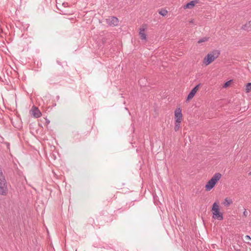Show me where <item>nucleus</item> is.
<instances>
[{
	"mask_svg": "<svg viewBox=\"0 0 251 251\" xmlns=\"http://www.w3.org/2000/svg\"><path fill=\"white\" fill-rule=\"evenodd\" d=\"M221 176L222 175L220 173H215L205 185V190L207 191H209L211 190L213 188H214L215 185L221 178Z\"/></svg>",
	"mask_w": 251,
	"mask_h": 251,
	"instance_id": "nucleus-1",
	"label": "nucleus"
},
{
	"mask_svg": "<svg viewBox=\"0 0 251 251\" xmlns=\"http://www.w3.org/2000/svg\"><path fill=\"white\" fill-rule=\"evenodd\" d=\"M211 211L212 212V218L219 221L223 220V214L220 211L219 205L217 202L213 204Z\"/></svg>",
	"mask_w": 251,
	"mask_h": 251,
	"instance_id": "nucleus-2",
	"label": "nucleus"
},
{
	"mask_svg": "<svg viewBox=\"0 0 251 251\" xmlns=\"http://www.w3.org/2000/svg\"><path fill=\"white\" fill-rule=\"evenodd\" d=\"M220 54V51L217 50H214L212 53H208L203 60V63L207 66L212 63Z\"/></svg>",
	"mask_w": 251,
	"mask_h": 251,
	"instance_id": "nucleus-3",
	"label": "nucleus"
},
{
	"mask_svg": "<svg viewBox=\"0 0 251 251\" xmlns=\"http://www.w3.org/2000/svg\"><path fill=\"white\" fill-rule=\"evenodd\" d=\"M8 191L6 182L5 178L0 179V195L5 196Z\"/></svg>",
	"mask_w": 251,
	"mask_h": 251,
	"instance_id": "nucleus-4",
	"label": "nucleus"
},
{
	"mask_svg": "<svg viewBox=\"0 0 251 251\" xmlns=\"http://www.w3.org/2000/svg\"><path fill=\"white\" fill-rule=\"evenodd\" d=\"M200 86V84L197 85L195 87H194L191 91L189 93L186 100H189L192 99L194 96L195 95L197 91H198L199 86Z\"/></svg>",
	"mask_w": 251,
	"mask_h": 251,
	"instance_id": "nucleus-5",
	"label": "nucleus"
},
{
	"mask_svg": "<svg viewBox=\"0 0 251 251\" xmlns=\"http://www.w3.org/2000/svg\"><path fill=\"white\" fill-rule=\"evenodd\" d=\"M107 23L110 25H117L118 24L119 21L117 18L115 17H111L106 19Z\"/></svg>",
	"mask_w": 251,
	"mask_h": 251,
	"instance_id": "nucleus-6",
	"label": "nucleus"
},
{
	"mask_svg": "<svg viewBox=\"0 0 251 251\" xmlns=\"http://www.w3.org/2000/svg\"><path fill=\"white\" fill-rule=\"evenodd\" d=\"M30 111L31 113V114L35 118H36L40 117L42 115L41 112L38 109V108L35 106H33Z\"/></svg>",
	"mask_w": 251,
	"mask_h": 251,
	"instance_id": "nucleus-7",
	"label": "nucleus"
},
{
	"mask_svg": "<svg viewBox=\"0 0 251 251\" xmlns=\"http://www.w3.org/2000/svg\"><path fill=\"white\" fill-rule=\"evenodd\" d=\"M175 116L176 121L178 120L181 121L182 119V114L181 113V110L180 108H177L175 111Z\"/></svg>",
	"mask_w": 251,
	"mask_h": 251,
	"instance_id": "nucleus-8",
	"label": "nucleus"
},
{
	"mask_svg": "<svg viewBox=\"0 0 251 251\" xmlns=\"http://www.w3.org/2000/svg\"><path fill=\"white\" fill-rule=\"evenodd\" d=\"M199 3V0H193L184 5V9H192L195 5Z\"/></svg>",
	"mask_w": 251,
	"mask_h": 251,
	"instance_id": "nucleus-9",
	"label": "nucleus"
},
{
	"mask_svg": "<svg viewBox=\"0 0 251 251\" xmlns=\"http://www.w3.org/2000/svg\"><path fill=\"white\" fill-rule=\"evenodd\" d=\"M241 29L248 32L251 31V20L242 25Z\"/></svg>",
	"mask_w": 251,
	"mask_h": 251,
	"instance_id": "nucleus-10",
	"label": "nucleus"
},
{
	"mask_svg": "<svg viewBox=\"0 0 251 251\" xmlns=\"http://www.w3.org/2000/svg\"><path fill=\"white\" fill-rule=\"evenodd\" d=\"M139 35L142 40H146L147 37L146 34L145 32V28H140L139 31Z\"/></svg>",
	"mask_w": 251,
	"mask_h": 251,
	"instance_id": "nucleus-11",
	"label": "nucleus"
},
{
	"mask_svg": "<svg viewBox=\"0 0 251 251\" xmlns=\"http://www.w3.org/2000/svg\"><path fill=\"white\" fill-rule=\"evenodd\" d=\"M181 122V121H179L178 120L176 121L175 126L174 127V130L175 131H177L179 129L180 126Z\"/></svg>",
	"mask_w": 251,
	"mask_h": 251,
	"instance_id": "nucleus-12",
	"label": "nucleus"
},
{
	"mask_svg": "<svg viewBox=\"0 0 251 251\" xmlns=\"http://www.w3.org/2000/svg\"><path fill=\"white\" fill-rule=\"evenodd\" d=\"M232 202V201L231 200H228L227 198H226L224 202V204L226 206H228Z\"/></svg>",
	"mask_w": 251,
	"mask_h": 251,
	"instance_id": "nucleus-13",
	"label": "nucleus"
},
{
	"mask_svg": "<svg viewBox=\"0 0 251 251\" xmlns=\"http://www.w3.org/2000/svg\"><path fill=\"white\" fill-rule=\"evenodd\" d=\"M208 39H209L208 37H204L199 39L198 41V43L200 44V43H201L203 42H205L208 41Z\"/></svg>",
	"mask_w": 251,
	"mask_h": 251,
	"instance_id": "nucleus-14",
	"label": "nucleus"
},
{
	"mask_svg": "<svg viewBox=\"0 0 251 251\" xmlns=\"http://www.w3.org/2000/svg\"><path fill=\"white\" fill-rule=\"evenodd\" d=\"M246 90L247 92H249L251 90V82L248 83L246 86Z\"/></svg>",
	"mask_w": 251,
	"mask_h": 251,
	"instance_id": "nucleus-15",
	"label": "nucleus"
},
{
	"mask_svg": "<svg viewBox=\"0 0 251 251\" xmlns=\"http://www.w3.org/2000/svg\"><path fill=\"white\" fill-rule=\"evenodd\" d=\"M167 12V11L165 9H161L160 11H159V13L163 16H165V15H166Z\"/></svg>",
	"mask_w": 251,
	"mask_h": 251,
	"instance_id": "nucleus-16",
	"label": "nucleus"
},
{
	"mask_svg": "<svg viewBox=\"0 0 251 251\" xmlns=\"http://www.w3.org/2000/svg\"><path fill=\"white\" fill-rule=\"evenodd\" d=\"M230 82H231V80H229V81H226L223 87L224 88H226L227 87H228L229 84H230Z\"/></svg>",
	"mask_w": 251,
	"mask_h": 251,
	"instance_id": "nucleus-17",
	"label": "nucleus"
},
{
	"mask_svg": "<svg viewBox=\"0 0 251 251\" xmlns=\"http://www.w3.org/2000/svg\"><path fill=\"white\" fill-rule=\"evenodd\" d=\"M2 178H4V176L3 175L1 168H0V179H1Z\"/></svg>",
	"mask_w": 251,
	"mask_h": 251,
	"instance_id": "nucleus-18",
	"label": "nucleus"
},
{
	"mask_svg": "<svg viewBox=\"0 0 251 251\" xmlns=\"http://www.w3.org/2000/svg\"><path fill=\"white\" fill-rule=\"evenodd\" d=\"M248 215V212L247 211L246 209H244V211L243 212V216L245 217H247Z\"/></svg>",
	"mask_w": 251,
	"mask_h": 251,
	"instance_id": "nucleus-19",
	"label": "nucleus"
},
{
	"mask_svg": "<svg viewBox=\"0 0 251 251\" xmlns=\"http://www.w3.org/2000/svg\"><path fill=\"white\" fill-rule=\"evenodd\" d=\"M245 239L246 240H251V238L250 237V236L249 235H246L245 236Z\"/></svg>",
	"mask_w": 251,
	"mask_h": 251,
	"instance_id": "nucleus-20",
	"label": "nucleus"
},
{
	"mask_svg": "<svg viewBox=\"0 0 251 251\" xmlns=\"http://www.w3.org/2000/svg\"><path fill=\"white\" fill-rule=\"evenodd\" d=\"M143 80V79H140V80H139V83L140 84H141V82H142Z\"/></svg>",
	"mask_w": 251,
	"mask_h": 251,
	"instance_id": "nucleus-21",
	"label": "nucleus"
},
{
	"mask_svg": "<svg viewBox=\"0 0 251 251\" xmlns=\"http://www.w3.org/2000/svg\"><path fill=\"white\" fill-rule=\"evenodd\" d=\"M190 23L191 24H193V23H194V21H193V20H191V21H190Z\"/></svg>",
	"mask_w": 251,
	"mask_h": 251,
	"instance_id": "nucleus-22",
	"label": "nucleus"
},
{
	"mask_svg": "<svg viewBox=\"0 0 251 251\" xmlns=\"http://www.w3.org/2000/svg\"><path fill=\"white\" fill-rule=\"evenodd\" d=\"M246 243H247V244H251V243H250V242H247Z\"/></svg>",
	"mask_w": 251,
	"mask_h": 251,
	"instance_id": "nucleus-23",
	"label": "nucleus"
},
{
	"mask_svg": "<svg viewBox=\"0 0 251 251\" xmlns=\"http://www.w3.org/2000/svg\"><path fill=\"white\" fill-rule=\"evenodd\" d=\"M47 123H49L50 121H47Z\"/></svg>",
	"mask_w": 251,
	"mask_h": 251,
	"instance_id": "nucleus-24",
	"label": "nucleus"
}]
</instances>
